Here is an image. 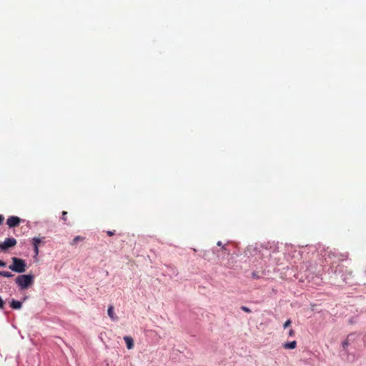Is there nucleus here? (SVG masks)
I'll list each match as a JSON object with an SVG mask.
<instances>
[{"label": "nucleus", "instance_id": "obj_15", "mask_svg": "<svg viewBox=\"0 0 366 366\" xmlns=\"http://www.w3.org/2000/svg\"><path fill=\"white\" fill-rule=\"evenodd\" d=\"M66 215H67V212H65V211H64V212H62L61 219H62L63 221H64V222H66V220H67Z\"/></svg>", "mask_w": 366, "mask_h": 366}, {"label": "nucleus", "instance_id": "obj_3", "mask_svg": "<svg viewBox=\"0 0 366 366\" xmlns=\"http://www.w3.org/2000/svg\"><path fill=\"white\" fill-rule=\"evenodd\" d=\"M17 242L14 238H6L3 242H0V249L6 251L7 249L14 247Z\"/></svg>", "mask_w": 366, "mask_h": 366}, {"label": "nucleus", "instance_id": "obj_7", "mask_svg": "<svg viewBox=\"0 0 366 366\" xmlns=\"http://www.w3.org/2000/svg\"><path fill=\"white\" fill-rule=\"evenodd\" d=\"M283 347L285 349H295L297 347V342L292 341L290 342H286L283 345Z\"/></svg>", "mask_w": 366, "mask_h": 366}, {"label": "nucleus", "instance_id": "obj_16", "mask_svg": "<svg viewBox=\"0 0 366 366\" xmlns=\"http://www.w3.org/2000/svg\"><path fill=\"white\" fill-rule=\"evenodd\" d=\"M4 305H5V302L0 297V309H4Z\"/></svg>", "mask_w": 366, "mask_h": 366}, {"label": "nucleus", "instance_id": "obj_14", "mask_svg": "<svg viewBox=\"0 0 366 366\" xmlns=\"http://www.w3.org/2000/svg\"><path fill=\"white\" fill-rule=\"evenodd\" d=\"M292 322L290 320H287L283 325V327L285 329L291 325Z\"/></svg>", "mask_w": 366, "mask_h": 366}, {"label": "nucleus", "instance_id": "obj_19", "mask_svg": "<svg viewBox=\"0 0 366 366\" xmlns=\"http://www.w3.org/2000/svg\"><path fill=\"white\" fill-rule=\"evenodd\" d=\"M6 264L5 262L0 260V267H6Z\"/></svg>", "mask_w": 366, "mask_h": 366}, {"label": "nucleus", "instance_id": "obj_4", "mask_svg": "<svg viewBox=\"0 0 366 366\" xmlns=\"http://www.w3.org/2000/svg\"><path fill=\"white\" fill-rule=\"evenodd\" d=\"M20 222L21 219L19 217L16 216H11L7 219L6 224L10 228H11L18 226Z\"/></svg>", "mask_w": 366, "mask_h": 366}, {"label": "nucleus", "instance_id": "obj_21", "mask_svg": "<svg viewBox=\"0 0 366 366\" xmlns=\"http://www.w3.org/2000/svg\"><path fill=\"white\" fill-rule=\"evenodd\" d=\"M4 219V216L0 215V225L2 224V222H3Z\"/></svg>", "mask_w": 366, "mask_h": 366}, {"label": "nucleus", "instance_id": "obj_10", "mask_svg": "<svg viewBox=\"0 0 366 366\" xmlns=\"http://www.w3.org/2000/svg\"><path fill=\"white\" fill-rule=\"evenodd\" d=\"M0 276L4 277H11L14 276V274L8 271H0Z\"/></svg>", "mask_w": 366, "mask_h": 366}, {"label": "nucleus", "instance_id": "obj_22", "mask_svg": "<svg viewBox=\"0 0 366 366\" xmlns=\"http://www.w3.org/2000/svg\"><path fill=\"white\" fill-rule=\"evenodd\" d=\"M217 244L218 246H219V247H222L223 246L222 242L221 241L217 242Z\"/></svg>", "mask_w": 366, "mask_h": 366}, {"label": "nucleus", "instance_id": "obj_5", "mask_svg": "<svg viewBox=\"0 0 366 366\" xmlns=\"http://www.w3.org/2000/svg\"><path fill=\"white\" fill-rule=\"evenodd\" d=\"M124 340L127 344V347L129 350H131L134 347V341L133 339L129 336L124 337Z\"/></svg>", "mask_w": 366, "mask_h": 366}, {"label": "nucleus", "instance_id": "obj_1", "mask_svg": "<svg viewBox=\"0 0 366 366\" xmlns=\"http://www.w3.org/2000/svg\"><path fill=\"white\" fill-rule=\"evenodd\" d=\"M21 290H26L34 282V276L30 274L19 275L15 280Z\"/></svg>", "mask_w": 366, "mask_h": 366}, {"label": "nucleus", "instance_id": "obj_9", "mask_svg": "<svg viewBox=\"0 0 366 366\" xmlns=\"http://www.w3.org/2000/svg\"><path fill=\"white\" fill-rule=\"evenodd\" d=\"M84 239L85 238L84 237L76 236L72 239L70 244L71 245L74 246L78 243V242L83 241Z\"/></svg>", "mask_w": 366, "mask_h": 366}, {"label": "nucleus", "instance_id": "obj_20", "mask_svg": "<svg viewBox=\"0 0 366 366\" xmlns=\"http://www.w3.org/2000/svg\"><path fill=\"white\" fill-rule=\"evenodd\" d=\"M107 234L109 236H112V235L114 234V232H112V231H107Z\"/></svg>", "mask_w": 366, "mask_h": 366}, {"label": "nucleus", "instance_id": "obj_8", "mask_svg": "<svg viewBox=\"0 0 366 366\" xmlns=\"http://www.w3.org/2000/svg\"><path fill=\"white\" fill-rule=\"evenodd\" d=\"M107 312H108V315L110 317L111 319H112L113 320H117V317L114 316L113 306L110 305L109 307Z\"/></svg>", "mask_w": 366, "mask_h": 366}, {"label": "nucleus", "instance_id": "obj_2", "mask_svg": "<svg viewBox=\"0 0 366 366\" xmlns=\"http://www.w3.org/2000/svg\"><path fill=\"white\" fill-rule=\"evenodd\" d=\"M12 264L9 266V268L18 273H23L26 271V264L25 260L18 258V257H12Z\"/></svg>", "mask_w": 366, "mask_h": 366}, {"label": "nucleus", "instance_id": "obj_17", "mask_svg": "<svg viewBox=\"0 0 366 366\" xmlns=\"http://www.w3.org/2000/svg\"><path fill=\"white\" fill-rule=\"evenodd\" d=\"M34 251L36 256L39 254V247L37 245L34 246Z\"/></svg>", "mask_w": 366, "mask_h": 366}, {"label": "nucleus", "instance_id": "obj_11", "mask_svg": "<svg viewBox=\"0 0 366 366\" xmlns=\"http://www.w3.org/2000/svg\"><path fill=\"white\" fill-rule=\"evenodd\" d=\"M41 239L39 237H34L32 239L33 246L37 245L39 247V244L41 243Z\"/></svg>", "mask_w": 366, "mask_h": 366}, {"label": "nucleus", "instance_id": "obj_12", "mask_svg": "<svg viewBox=\"0 0 366 366\" xmlns=\"http://www.w3.org/2000/svg\"><path fill=\"white\" fill-rule=\"evenodd\" d=\"M349 345V341L348 340H345L342 342V347L344 350H346V348L347 347V346Z\"/></svg>", "mask_w": 366, "mask_h": 366}, {"label": "nucleus", "instance_id": "obj_18", "mask_svg": "<svg viewBox=\"0 0 366 366\" xmlns=\"http://www.w3.org/2000/svg\"><path fill=\"white\" fill-rule=\"evenodd\" d=\"M288 334H289V336H290V337H293V336L295 335V331H294V330H292V329L290 330V331H289V333H288Z\"/></svg>", "mask_w": 366, "mask_h": 366}, {"label": "nucleus", "instance_id": "obj_13", "mask_svg": "<svg viewBox=\"0 0 366 366\" xmlns=\"http://www.w3.org/2000/svg\"><path fill=\"white\" fill-rule=\"evenodd\" d=\"M241 310L247 313H250L252 312L249 308H248L247 307H245V306H242Z\"/></svg>", "mask_w": 366, "mask_h": 366}, {"label": "nucleus", "instance_id": "obj_23", "mask_svg": "<svg viewBox=\"0 0 366 366\" xmlns=\"http://www.w3.org/2000/svg\"><path fill=\"white\" fill-rule=\"evenodd\" d=\"M222 251H227V248H226L225 245H223V246L222 247Z\"/></svg>", "mask_w": 366, "mask_h": 366}, {"label": "nucleus", "instance_id": "obj_6", "mask_svg": "<svg viewBox=\"0 0 366 366\" xmlns=\"http://www.w3.org/2000/svg\"><path fill=\"white\" fill-rule=\"evenodd\" d=\"M10 306L14 310H19L21 307L22 303L20 301L13 300L10 303Z\"/></svg>", "mask_w": 366, "mask_h": 366}]
</instances>
